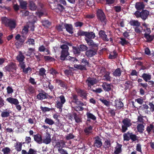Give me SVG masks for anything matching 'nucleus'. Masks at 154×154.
<instances>
[{"label": "nucleus", "instance_id": "obj_16", "mask_svg": "<svg viewBox=\"0 0 154 154\" xmlns=\"http://www.w3.org/2000/svg\"><path fill=\"white\" fill-rule=\"evenodd\" d=\"M149 14V12L146 10H143L141 12L140 17L143 20H145Z\"/></svg>", "mask_w": 154, "mask_h": 154}, {"label": "nucleus", "instance_id": "obj_42", "mask_svg": "<svg viewBox=\"0 0 154 154\" xmlns=\"http://www.w3.org/2000/svg\"><path fill=\"white\" fill-rule=\"evenodd\" d=\"M46 70L45 69L43 68H41L39 72V75L40 76H44V75H45V72Z\"/></svg>", "mask_w": 154, "mask_h": 154}, {"label": "nucleus", "instance_id": "obj_45", "mask_svg": "<svg viewBox=\"0 0 154 154\" xmlns=\"http://www.w3.org/2000/svg\"><path fill=\"white\" fill-rule=\"evenodd\" d=\"M117 55L116 52L115 51H114L112 53L109 55V57L111 59H115Z\"/></svg>", "mask_w": 154, "mask_h": 154}, {"label": "nucleus", "instance_id": "obj_11", "mask_svg": "<svg viewBox=\"0 0 154 154\" xmlns=\"http://www.w3.org/2000/svg\"><path fill=\"white\" fill-rule=\"evenodd\" d=\"M122 145L120 144L117 143V145L115 148L114 153L115 154H119L122 152Z\"/></svg>", "mask_w": 154, "mask_h": 154}, {"label": "nucleus", "instance_id": "obj_37", "mask_svg": "<svg viewBox=\"0 0 154 154\" xmlns=\"http://www.w3.org/2000/svg\"><path fill=\"white\" fill-rule=\"evenodd\" d=\"M64 104L61 103L60 101H57V104L56 105V107L60 110L61 112L62 111V108Z\"/></svg>", "mask_w": 154, "mask_h": 154}, {"label": "nucleus", "instance_id": "obj_60", "mask_svg": "<svg viewBox=\"0 0 154 154\" xmlns=\"http://www.w3.org/2000/svg\"><path fill=\"white\" fill-rule=\"evenodd\" d=\"M7 92L8 94H10L13 92V90L12 87L10 86H8L7 88Z\"/></svg>", "mask_w": 154, "mask_h": 154}, {"label": "nucleus", "instance_id": "obj_21", "mask_svg": "<svg viewBox=\"0 0 154 154\" xmlns=\"http://www.w3.org/2000/svg\"><path fill=\"white\" fill-rule=\"evenodd\" d=\"M25 58L23 54L22 53L21 51L19 52V54L16 57L17 60L19 62L23 61Z\"/></svg>", "mask_w": 154, "mask_h": 154}, {"label": "nucleus", "instance_id": "obj_25", "mask_svg": "<svg viewBox=\"0 0 154 154\" xmlns=\"http://www.w3.org/2000/svg\"><path fill=\"white\" fill-rule=\"evenodd\" d=\"M7 111H4L2 112L1 114V116L2 117H7L10 115V113L11 112V111L9 109H6Z\"/></svg>", "mask_w": 154, "mask_h": 154}, {"label": "nucleus", "instance_id": "obj_12", "mask_svg": "<svg viewBox=\"0 0 154 154\" xmlns=\"http://www.w3.org/2000/svg\"><path fill=\"white\" fill-rule=\"evenodd\" d=\"M85 39L88 45L93 47H96L98 46V44L94 42L92 40L88 39L87 38H85Z\"/></svg>", "mask_w": 154, "mask_h": 154}, {"label": "nucleus", "instance_id": "obj_1", "mask_svg": "<svg viewBox=\"0 0 154 154\" xmlns=\"http://www.w3.org/2000/svg\"><path fill=\"white\" fill-rule=\"evenodd\" d=\"M60 48L62 50L60 56V59L61 60H63L69 55L68 52L69 47L67 45H63L61 46Z\"/></svg>", "mask_w": 154, "mask_h": 154}, {"label": "nucleus", "instance_id": "obj_8", "mask_svg": "<svg viewBox=\"0 0 154 154\" xmlns=\"http://www.w3.org/2000/svg\"><path fill=\"white\" fill-rule=\"evenodd\" d=\"M115 103L114 106L118 109H121L124 106L123 103L119 100H116L115 101Z\"/></svg>", "mask_w": 154, "mask_h": 154}, {"label": "nucleus", "instance_id": "obj_47", "mask_svg": "<svg viewBox=\"0 0 154 154\" xmlns=\"http://www.w3.org/2000/svg\"><path fill=\"white\" fill-rule=\"evenodd\" d=\"M10 19H8L6 17H3L2 18V20L3 23H4L6 26L8 23L9 22Z\"/></svg>", "mask_w": 154, "mask_h": 154}, {"label": "nucleus", "instance_id": "obj_40", "mask_svg": "<svg viewBox=\"0 0 154 154\" xmlns=\"http://www.w3.org/2000/svg\"><path fill=\"white\" fill-rule=\"evenodd\" d=\"M29 7L32 10H35L36 8V6L34 2L32 1H31L29 2Z\"/></svg>", "mask_w": 154, "mask_h": 154}, {"label": "nucleus", "instance_id": "obj_15", "mask_svg": "<svg viewBox=\"0 0 154 154\" xmlns=\"http://www.w3.org/2000/svg\"><path fill=\"white\" fill-rule=\"evenodd\" d=\"M141 77L143 80L146 82H148L151 79V75L149 73H143Z\"/></svg>", "mask_w": 154, "mask_h": 154}, {"label": "nucleus", "instance_id": "obj_63", "mask_svg": "<svg viewBox=\"0 0 154 154\" xmlns=\"http://www.w3.org/2000/svg\"><path fill=\"white\" fill-rule=\"evenodd\" d=\"M40 108L43 112L49 111L51 110V109L47 107H43L42 106H41Z\"/></svg>", "mask_w": 154, "mask_h": 154}, {"label": "nucleus", "instance_id": "obj_56", "mask_svg": "<svg viewBox=\"0 0 154 154\" xmlns=\"http://www.w3.org/2000/svg\"><path fill=\"white\" fill-rule=\"evenodd\" d=\"M144 31L145 32L144 35L149 34L151 32L150 29L148 27H146V28H144Z\"/></svg>", "mask_w": 154, "mask_h": 154}, {"label": "nucleus", "instance_id": "obj_59", "mask_svg": "<svg viewBox=\"0 0 154 154\" xmlns=\"http://www.w3.org/2000/svg\"><path fill=\"white\" fill-rule=\"evenodd\" d=\"M56 144L55 146H57L58 147H60L62 145H63V142L62 140H59L58 141H57L56 142Z\"/></svg>", "mask_w": 154, "mask_h": 154}, {"label": "nucleus", "instance_id": "obj_27", "mask_svg": "<svg viewBox=\"0 0 154 154\" xmlns=\"http://www.w3.org/2000/svg\"><path fill=\"white\" fill-rule=\"evenodd\" d=\"M76 91L81 97L83 98L86 97V94L84 91L80 89H78L76 90Z\"/></svg>", "mask_w": 154, "mask_h": 154}, {"label": "nucleus", "instance_id": "obj_64", "mask_svg": "<svg viewBox=\"0 0 154 154\" xmlns=\"http://www.w3.org/2000/svg\"><path fill=\"white\" fill-rule=\"evenodd\" d=\"M28 90L31 94L35 92L34 88L32 86H29L28 88Z\"/></svg>", "mask_w": 154, "mask_h": 154}, {"label": "nucleus", "instance_id": "obj_7", "mask_svg": "<svg viewBox=\"0 0 154 154\" xmlns=\"http://www.w3.org/2000/svg\"><path fill=\"white\" fill-rule=\"evenodd\" d=\"M97 51L96 50H89L85 52V55L88 57H91L96 54Z\"/></svg>", "mask_w": 154, "mask_h": 154}, {"label": "nucleus", "instance_id": "obj_13", "mask_svg": "<svg viewBox=\"0 0 154 154\" xmlns=\"http://www.w3.org/2000/svg\"><path fill=\"white\" fill-rule=\"evenodd\" d=\"M72 102L75 103L76 104L80 106H82L83 103L79 101L77 99V96L75 95H73L72 97Z\"/></svg>", "mask_w": 154, "mask_h": 154}, {"label": "nucleus", "instance_id": "obj_3", "mask_svg": "<svg viewBox=\"0 0 154 154\" xmlns=\"http://www.w3.org/2000/svg\"><path fill=\"white\" fill-rule=\"evenodd\" d=\"M97 19L101 21L102 22L105 23L106 19L105 15L103 11L100 9H98L97 11Z\"/></svg>", "mask_w": 154, "mask_h": 154}, {"label": "nucleus", "instance_id": "obj_26", "mask_svg": "<svg viewBox=\"0 0 154 154\" xmlns=\"http://www.w3.org/2000/svg\"><path fill=\"white\" fill-rule=\"evenodd\" d=\"M95 36L94 33L93 32H87L85 38L91 39L94 38Z\"/></svg>", "mask_w": 154, "mask_h": 154}, {"label": "nucleus", "instance_id": "obj_51", "mask_svg": "<svg viewBox=\"0 0 154 154\" xmlns=\"http://www.w3.org/2000/svg\"><path fill=\"white\" fill-rule=\"evenodd\" d=\"M149 106L150 111L153 112L154 111V105L152 103V102H149L148 103Z\"/></svg>", "mask_w": 154, "mask_h": 154}, {"label": "nucleus", "instance_id": "obj_38", "mask_svg": "<svg viewBox=\"0 0 154 154\" xmlns=\"http://www.w3.org/2000/svg\"><path fill=\"white\" fill-rule=\"evenodd\" d=\"M145 37L146 38L148 42H151L154 39V35H150L149 34L144 35Z\"/></svg>", "mask_w": 154, "mask_h": 154}, {"label": "nucleus", "instance_id": "obj_20", "mask_svg": "<svg viewBox=\"0 0 154 154\" xmlns=\"http://www.w3.org/2000/svg\"><path fill=\"white\" fill-rule=\"evenodd\" d=\"M15 149L17 152H20L22 150V144L21 142H17L14 145Z\"/></svg>", "mask_w": 154, "mask_h": 154}, {"label": "nucleus", "instance_id": "obj_10", "mask_svg": "<svg viewBox=\"0 0 154 154\" xmlns=\"http://www.w3.org/2000/svg\"><path fill=\"white\" fill-rule=\"evenodd\" d=\"M6 100L12 104L17 105L19 103V102L17 99L13 97H10L8 98H7Z\"/></svg>", "mask_w": 154, "mask_h": 154}, {"label": "nucleus", "instance_id": "obj_28", "mask_svg": "<svg viewBox=\"0 0 154 154\" xmlns=\"http://www.w3.org/2000/svg\"><path fill=\"white\" fill-rule=\"evenodd\" d=\"M130 24L132 26L137 27L140 25V23L137 20H132L130 21L129 22Z\"/></svg>", "mask_w": 154, "mask_h": 154}, {"label": "nucleus", "instance_id": "obj_2", "mask_svg": "<svg viewBox=\"0 0 154 154\" xmlns=\"http://www.w3.org/2000/svg\"><path fill=\"white\" fill-rule=\"evenodd\" d=\"M123 125H122V131L123 132H125L128 129V127H130L131 125V121L130 119L126 118L122 121Z\"/></svg>", "mask_w": 154, "mask_h": 154}, {"label": "nucleus", "instance_id": "obj_35", "mask_svg": "<svg viewBox=\"0 0 154 154\" xmlns=\"http://www.w3.org/2000/svg\"><path fill=\"white\" fill-rule=\"evenodd\" d=\"M45 122L50 125H52L54 124V122L52 119L47 118L45 119Z\"/></svg>", "mask_w": 154, "mask_h": 154}, {"label": "nucleus", "instance_id": "obj_53", "mask_svg": "<svg viewBox=\"0 0 154 154\" xmlns=\"http://www.w3.org/2000/svg\"><path fill=\"white\" fill-rule=\"evenodd\" d=\"M79 48L80 51H85L88 49L86 45H80Z\"/></svg>", "mask_w": 154, "mask_h": 154}, {"label": "nucleus", "instance_id": "obj_18", "mask_svg": "<svg viewBox=\"0 0 154 154\" xmlns=\"http://www.w3.org/2000/svg\"><path fill=\"white\" fill-rule=\"evenodd\" d=\"M64 26L66 30L69 33L72 34L73 33L72 27L71 25L65 24H64Z\"/></svg>", "mask_w": 154, "mask_h": 154}, {"label": "nucleus", "instance_id": "obj_34", "mask_svg": "<svg viewBox=\"0 0 154 154\" xmlns=\"http://www.w3.org/2000/svg\"><path fill=\"white\" fill-rule=\"evenodd\" d=\"M154 128L153 125L152 124L147 126L146 130L148 134H150L152 131H153Z\"/></svg>", "mask_w": 154, "mask_h": 154}, {"label": "nucleus", "instance_id": "obj_49", "mask_svg": "<svg viewBox=\"0 0 154 154\" xmlns=\"http://www.w3.org/2000/svg\"><path fill=\"white\" fill-rule=\"evenodd\" d=\"M142 29V27L140 25L135 28V31L137 33H140L141 32Z\"/></svg>", "mask_w": 154, "mask_h": 154}, {"label": "nucleus", "instance_id": "obj_44", "mask_svg": "<svg viewBox=\"0 0 154 154\" xmlns=\"http://www.w3.org/2000/svg\"><path fill=\"white\" fill-rule=\"evenodd\" d=\"M149 108V106L146 104H144L143 106V109L145 110V112L148 114L150 113V111L148 110Z\"/></svg>", "mask_w": 154, "mask_h": 154}, {"label": "nucleus", "instance_id": "obj_29", "mask_svg": "<svg viewBox=\"0 0 154 154\" xmlns=\"http://www.w3.org/2000/svg\"><path fill=\"white\" fill-rule=\"evenodd\" d=\"M48 97L46 94L42 93H40L37 96V98L40 100H42L45 98H48Z\"/></svg>", "mask_w": 154, "mask_h": 154}, {"label": "nucleus", "instance_id": "obj_61", "mask_svg": "<svg viewBox=\"0 0 154 154\" xmlns=\"http://www.w3.org/2000/svg\"><path fill=\"white\" fill-rule=\"evenodd\" d=\"M59 98L60 99V102L61 103L64 104L66 102V100L64 97L63 95H61L59 97Z\"/></svg>", "mask_w": 154, "mask_h": 154}, {"label": "nucleus", "instance_id": "obj_36", "mask_svg": "<svg viewBox=\"0 0 154 154\" xmlns=\"http://www.w3.org/2000/svg\"><path fill=\"white\" fill-rule=\"evenodd\" d=\"M99 100L106 106H109V102L105 99L104 98H100Z\"/></svg>", "mask_w": 154, "mask_h": 154}, {"label": "nucleus", "instance_id": "obj_9", "mask_svg": "<svg viewBox=\"0 0 154 154\" xmlns=\"http://www.w3.org/2000/svg\"><path fill=\"white\" fill-rule=\"evenodd\" d=\"M34 140L39 144L42 143V138L41 135L39 134H37L33 136Z\"/></svg>", "mask_w": 154, "mask_h": 154}, {"label": "nucleus", "instance_id": "obj_4", "mask_svg": "<svg viewBox=\"0 0 154 154\" xmlns=\"http://www.w3.org/2000/svg\"><path fill=\"white\" fill-rule=\"evenodd\" d=\"M17 67L16 63L11 62L6 66L5 68L9 72H14L16 70Z\"/></svg>", "mask_w": 154, "mask_h": 154}, {"label": "nucleus", "instance_id": "obj_33", "mask_svg": "<svg viewBox=\"0 0 154 154\" xmlns=\"http://www.w3.org/2000/svg\"><path fill=\"white\" fill-rule=\"evenodd\" d=\"M92 127L90 126L86 128L84 130V131L86 134H88L92 133Z\"/></svg>", "mask_w": 154, "mask_h": 154}, {"label": "nucleus", "instance_id": "obj_23", "mask_svg": "<svg viewBox=\"0 0 154 154\" xmlns=\"http://www.w3.org/2000/svg\"><path fill=\"white\" fill-rule=\"evenodd\" d=\"M137 128L139 133H142L144 130V126L142 124H138L137 126Z\"/></svg>", "mask_w": 154, "mask_h": 154}, {"label": "nucleus", "instance_id": "obj_22", "mask_svg": "<svg viewBox=\"0 0 154 154\" xmlns=\"http://www.w3.org/2000/svg\"><path fill=\"white\" fill-rule=\"evenodd\" d=\"M6 26H8L11 29L14 28L16 26L15 22L13 20H10Z\"/></svg>", "mask_w": 154, "mask_h": 154}, {"label": "nucleus", "instance_id": "obj_17", "mask_svg": "<svg viewBox=\"0 0 154 154\" xmlns=\"http://www.w3.org/2000/svg\"><path fill=\"white\" fill-rule=\"evenodd\" d=\"M95 139V140L94 141V146L97 147H99L101 146L102 143L101 141V139L99 138L98 137H96Z\"/></svg>", "mask_w": 154, "mask_h": 154}, {"label": "nucleus", "instance_id": "obj_5", "mask_svg": "<svg viewBox=\"0 0 154 154\" xmlns=\"http://www.w3.org/2000/svg\"><path fill=\"white\" fill-rule=\"evenodd\" d=\"M98 82V80L94 78H89L86 80V82L88 86L89 89L91 88V86L96 84Z\"/></svg>", "mask_w": 154, "mask_h": 154}, {"label": "nucleus", "instance_id": "obj_41", "mask_svg": "<svg viewBox=\"0 0 154 154\" xmlns=\"http://www.w3.org/2000/svg\"><path fill=\"white\" fill-rule=\"evenodd\" d=\"M86 115L88 119H90L93 120H95L96 119V117L92 114L89 112H87Z\"/></svg>", "mask_w": 154, "mask_h": 154}, {"label": "nucleus", "instance_id": "obj_24", "mask_svg": "<svg viewBox=\"0 0 154 154\" xmlns=\"http://www.w3.org/2000/svg\"><path fill=\"white\" fill-rule=\"evenodd\" d=\"M102 87L104 90L106 91H109L111 89V85L110 84L106 83H104L102 85Z\"/></svg>", "mask_w": 154, "mask_h": 154}, {"label": "nucleus", "instance_id": "obj_31", "mask_svg": "<svg viewBox=\"0 0 154 154\" xmlns=\"http://www.w3.org/2000/svg\"><path fill=\"white\" fill-rule=\"evenodd\" d=\"M19 2L21 8L23 9H26V2L22 0H19Z\"/></svg>", "mask_w": 154, "mask_h": 154}, {"label": "nucleus", "instance_id": "obj_6", "mask_svg": "<svg viewBox=\"0 0 154 154\" xmlns=\"http://www.w3.org/2000/svg\"><path fill=\"white\" fill-rule=\"evenodd\" d=\"M51 136L50 134L48 133H46L42 139V143L46 144H48L50 143L51 141Z\"/></svg>", "mask_w": 154, "mask_h": 154}, {"label": "nucleus", "instance_id": "obj_19", "mask_svg": "<svg viewBox=\"0 0 154 154\" xmlns=\"http://www.w3.org/2000/svg\"><path fill=\"white\" fill-rule=\"evenodd\" d=\"M135 7L137 9L140 10L144 8V5L142 2H137L135 4Z\"/></svg>", "mask_w": 154, "mask_h": 154}, {"label": "nucleus", "instance_id": "obj_57", "mask_svg": "<svg viewBox=\"0 0 154 154\" xmlns=\"http://www.w3.org/2000/svg\"><path fill=\"white\" fill-rule=\"evenodd\" d=\"M34 40L33 39L30 38L26 42V43L29 45H34L35 44Z\"/></svg>", "mask_w": 154, "mask_h": 154}, {"label": "nucleus", "instance_id": "obj_55", "mask_svg": "<svg viewBox=\"0 0 154 154\" xmlns=\"http://www.w3.org/2000/svg\"><path fill=\"white\" fill-rule=\"evenodd\" d=\"M130 139L133 141L138 140V138L135 135L131 133Z\"/></svg>", "mask_w": 154, "mask_h": 154}, {"label": "nucleus", "instance_id": "obj_30", "mask_svg": "<svg viewBox=\"0 0 154 154\" xmlns=\"http://www.w3.org/2000/svg\"><path fill=\"white\" fill-rule=\"evenodd\" d=\"M131 133L128 132L124 134L123 136L124 140L128 141L130 139Z\"/></svg>", "mask_w": 154, "mask_h": 154}, {"label": "nucleus", "instance_id": "obj_46", "mask_svg": "<svg viewBox=\"0 0 154 154\" xmlns=\"http://www.w3.org/2000/svg\"><path fill=\"white\" fill-rule=\"evenodd\" d=\"M73 50L74 53L75 54H79L80 52V51L79 47L77 48L75 47H73Z\"/></svg>", "mask_w": 154, "mask_h": 154}, {"label": "nucleus", "instance_id": "obj_50", "mask_svg": "<svg viewBox=\"0 0 154 154\" xmlns=\"http://www.w3.org/2000/svg\"><path fill=\"white\" fill-rule=\"evenodd\" d=\"M42 25L43 26L48 27L50 25V23L47 20H43L42 21Z\"/></svg>", "mask_w": 154, "mask_h": 154}, {"label": "nucleus", "instance_id": "obj_43", "mask_svg": "<svg viewBox=\"0 0 154 154\" xmlns=\"http://www.w3.org/2000/svg\"><path fill=\"white\" fill-rule=\"evenodd\" d=\"M113 75L114 76H120L121 75V72L119 68L116 69L113 73Z\"/></svg>", "mask_w": 154, "mask_h": 154}, {"label": "nucleus", "instance_id": "obj_58", "mask_svg": "<svg viewBox=\"0 0 154 154\" xmlns=\"http://www.w3.org/2000/svg\"><path fill=\"white\" fill-rule=\"evenodd\" d=\"M37 151L32 149L30 148L27 152V154H37Z\"/></svg>", "mask_w": 154, "mask_h": 154}, {"label": "nucleus", "instance_id": "obj_54", "mask_svg": "<svg viewBox=\"0 0 154 154\" xmlns=\"http://www.w3.org/2000/svg\"><path fill=\"white\" fill-rule=\"evenodd\" d=\"M74 66L75 68L81 70L85 69V66L81 65L75 64L74 65Z\"/></svg>", "mask_w": 154, "mask_h": 154}, {"label": "nucleus", "instance_id": "obj_14", "mask_svg": "<svg viewBox=\"0 0 154 154\" xmlns=\"http://www.w3.org/2000/svg\"><path fill=\"white\" fill-rule=\"evenodd\" d=\"M100 37L105 41H108L109 38L107 37V35L103 30H100L99 32Z\"/></svg>", "mask_w": 154, "mask_h": 154}, {"label": "nucleus", "instance_id": "obj_52", "mask_svg": "<svg viewBox=\"0 0 154 154\" xmlns=\"http://www.w3.org/2000/svg\"><path fill=\"white\" fill-rule=\"evenodd\" d=\"M121 40L120 41V43L122 45H127L128 43V42L125 39L123 38H120Z\"/></svg>", "mask_w": 154, "mask_h": 154}, {"label": "nucleus", "instance_id": "obj_32", "mask_svg": "<svg viewBox=\"0 0 154 154\" xmlns=\"http://www.w3.org/2000/svg\"><path fill=\"white\" fill-rule=\"evenodd\" d=\"M123 85L125 87V89L127 90L131 87L132 83L131 82L128 81L125 82Z\"/></svg>", "mask_w": 154, "mask_h": 154}, {"label": "nucleus", "instance_id": "obj_62", "mask_svg": "<svg viewBox=\"0 0 154 154\" xmlns=\"http://www.w3.org/2000/svg\"><path fill=\"white\" fill-rule=\"evenodd\" d=\"M31 71V69L30 67H28L26 68H25L23 69V72L26 74L30 72Z\"/></svg>", "mask_w": 154, "mask_h": 154}, {"label": "nucleus", "instance_id": "obj_39", "mask_svg": "<svg viewBox=\"0 0 154 154\" xmlns=\"http://www.w3.org/2000/svg\"><path fill=\"white\" fill-rule=\"evenodd\" d=\"M109 75V72H107L106 73L103 77V79L107 81H110V77Z\"/></svg>", "mask_w": 154, "mask_h": 154}, {"label": "nucleus", "instance_id": "obj_48", "mask_svg": "<svg viewBox=\"0 0 154 154\" xmlns=\"http://www.w3.org/2000/svg\"><path fill=\"white\" fill-rule=\"evenodd\" d=\"M2 151L3 152L4 154H8L10 152L11 150L9 148L6 147L3 148Z\"/></svg>", "mask_w": 154, "mask_h": 154}]
</instances>
